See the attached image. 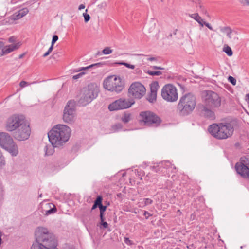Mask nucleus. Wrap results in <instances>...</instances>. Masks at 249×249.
<instances>
[{
	"mask_svg": "<svg viewBox=\"0 0 249 249\" xmlns=\"http://www.w3.org/2000/svg\"><path fill=\"white\" fill-rule=\"evenodd\" d=\"M101 225L103 226V227L104 228H107L108 227V224L107 222L105 221H102L101 222Z\"/></svg>",
	"mask_w": 249,
	"mask_h": 249,
	"instance_id": "obj_50",
	"label": "nucleus"
},
{
	"mask_svg": "<svg viewBox=\"0 0 249 249\" xmlns=\"http://www.w3.org/2000/svg\"><path fill=\"white\" fill-rule=\"evenodd\" d=\"M173 168H174L175 170H176V168L175 166H174V167H173Z\"/></svg>",
	"mask_w": 249,
	"mask_h": 249,
	"instance_id": "obj_63",
	"label": "nucleus"
},
{
	"mask_svg": "<svg viewBox=\"0 0 249 249\" xmlns=\"http://www.w3.org/2000/svg\"><path fill=\"white\" fill-rule=\"evenodd\" d=\"M0 146L12 156H17L18 154V148L13 138L6 132H0Z\"/></svg>",
	"mask_w": 249,
	"mask_h": 249,
	"instance_id": "obj_6",
	"label": "nucleus"
},
{
	"mask_svg": "<svg viewBox=\"0 0 249 249\" xmlns=\"http://www.w3.org/2000/svg\"><path fill=\"white\" fill-rule=\"evenodd\" d=\"M134 103L133 100L121 98L110 104L108 106V109L110 111L124 109L130 107Z\"/></svg>",
	"mask_w": 249,
	"mask_h": 249,
	"instance_id": "obj_15",
	"label": "nucleus"
},
{
	"mask_svg": "<svg viewBox=\"0 0 249 249\" xmlns=\"http://www.w3.org/2000/svg\"><path fill=\"white\" fill-rule=\"evenodd\" d=\"M50 53L47 51V52H46L43 55V57H45L46 56H47L48 55H49Z\"/></svg>",
	"mask_w": 249,
	"mask_h": 249,
	"instance_id": "obj_57",
	"label": "nucleus"
},
{
	"mask_svg": "<svg viewBox=\"0 0 249 249\" xmlns=\"http://www.w3.org/2000/svg\"><path fill=\"white\" fill-rule=\"evenodd\" d=\"M71 132V128L69 126L58 124L48 132L49 141L54 146L60 147L69 140Z\"/></svg>",
	"mask_w": 249,
	"mask_h": 249,
	"instance_id": "obj_2",
	"label": "nucleus"
},
{
	"mask_svg": "<svg viewBox=\"0 0 249 249\" xmlns=\"http://www.w3.org/2000/svg\"><path fill=\"white\" fill-rule=\"evenodd\" d=\"M210 133L214 138L219 139H226L231 137L234 132V127L230 123L213 124L209 127Z\"/></svg>",
	"mask_w": 249,
	"mask_h": 249,
	"instance_id": "obj_3",
	"label": "nucleus"
},
{
	"mask_svg": "<svg viewBox=\"0 0 249 249\" xmlns=\"http://www.w3.org/2000/svg\"><path fill=\"white\" fill-rule=\"evenodd\" d=\"M189 16L197 21L201 27H203V23L204 21L197 13L189 14Z\"/></svg>",
	"mask_w": 249,
	"mask_h": 249,
	"instance_id": "obj_22",
	"label": "nucleus"
},
{
	"mask_svg": "<svg viewBox=\"0 0 249 249\" xmlns=\"http://www.w3.org/2000/svg\"><path fill=\"white\" fill-rule=\"evenodd\" d=\"M102 65V64L101 63H95L93 64H91L89 66H88L87 67H81L80 68L74 70L73 72H80L81 71H86V70H89L90 68H93L94 67H98V66H101Z\"/></svg>",
	"mask_w": 249,
	"mask_h": 249,
	"instance_id": "obj_24",
	"label": "nucleus"
},
{
	"mask_svg": "<svg viewBox=\"0 0 249 249\" xmlns=\"http://www.w3.org/2000/svg\"><path fill=\"white\" fill-rule=\"evenodd\" d=\"M147 73L149 74L150 75L154 76V75H160L161 74V71H147L146 72Z\"/></svg>",
	"mask_w": 249,
	"mask_h": 249,
	"instance_id": "obj_36",
	"label": "nucleus"
},
{
	"mask_svg": "<svg viewBox=\"0 0 249 249\" xmlns=\"http://www.w3.org/2000/svg\"><path fill=\"white\" fill-rule=\"evenodd\" d=\"M36 241L31 249H54L57 246L55 236L44 227H38L35 231Z\"/></svg>",
	"mask_w": 249,
	"mask_h": 249,
	"instance_id": "obj_1",
	"label": "nucleus"
},
{
	"mask_svg": "<svg viewBox=\"0 0 249 249\" xmlns=\"http://www.w3.org/2000/svg\"><path fill=\"white\" fill-rule=\"evenodd\" d=\"M123 128V125L120 123H117L112 126V130L113 132H118Z\"/></svg>",
	"mask_w": 249,
	"mask_h": 249,
	"instance_id": "obj_28",
	"label": "nucleus"
},
{
	"mask_svg": "<svg viewBox=\"0 0 249 249\" xmlns=\"http://www.w3.org/2000/svg\"><path fill=\"white\" fill-rule=\"evenodd\" d=\"M203 113L205 117L210 119L213 120L215 118L214 113L211 110L206 107H204L203 109Z\"/></svg>",
	"mask_w": 249,
	"mask_h": 249,
	"instance_id": "obj_20",
	"label": "nucleus"
},
{
	"mask_svg": "<svg viewBox=\"0 0 249 249\" xmlns=\"http://www.w3.org/2000/svg\"><path fill=\"white\" fill-rule=\"evenodd\" d=\"M5 165V160L4 157L0 159V167L2 168Z\"/></svg>",
	"mask_w": 249,
	"mask_h": 249,
	"instance_id": "obj_44",
	"label": "nucleus"
},
{
	"mask_svg": "<svg viewBox=\"0 0 249 249\" xmlns=\"http://www.w3.org/2000/svg\"><path fill=\"white\" fill-rule=\"evenodd\" d=\"M102 53L104 54H109L112 53V50L110 47H107L103 49Z\"/></svg>",
	"mask_w": 249,
	"mask_h": 249,
	"instance_id": "obj_37",
	"label": "nucleus"
},
{
	"mask_svg": "<svg viewBox=\"0 0 249 249\" xmlns=\"http://www.w3.org/2000/svg\"><path fill=\"white\" fill-rule=\"evenodd\" d=\"M76 117L75 106L74 101H69L65 106L63 115V121L68 124L74 122Z\"/></svg>",
	"mask_w": 249,
	"mask_h": 249,
	"instance_id": "obj_11",
	"label": "nucleus"
},
{
	"mask_svg": "<svg viewBox=\"0 0 249 249\" xmlns=\"http://www.w3.org/2000/svg\"><path fill=\"white\" fill-rule=\"evenodd\" d=\"M97 207V206L96 204H95V203H94V204L93 205V206L92 207L91 210H93Z\"/></svg>",
	"mask_w": 249,
	"mask_h": 249,
	"instance_id": "obj_60",
	"label": "nucleus"
},
{
	"mask_svg": "<svg viewBox=\"0 0 249 249\" xmlns=\"http://www.w3.org/2000/svg\"><path fill=\"white\" fill-rule=\"evenodd\" d=\"M26 122L25 117L22 114H14L9 116L5 123V127L8 132H14Z\"/></svg>",
	"mask_w": 249,
	"mask_h": 249,
	"instance_id": "obj_9",
	"label": "nucleus"
},
{
	"mask_svg": "<svg viewBox=\"0 0 249 249\" xmlns=\"http://www.w3.org/2000/svg\"><path fill=\"white\" fill-rule=\"evenodd\" d=\"M150 92L155 93H157V90L160 86L157 81H154L150 84Z\"/></svg>",
	"mask_w": 249,
	"mask_h": 249,
	"instance_id": "obj_25",
	"label": "nucleus"
},
{
	"mask_svg": "<svg viewBox=\"0 0 249 249\" xmlns=\"http://www.w3.org/2000/svg\"><path fill=\"white\" fill-rule=\"evenodd\" d=\"M2 157H4V156H3L1 152L0 151V159Z\"/></svg>",
	"mask_w": 249,
	"mask_h": 249,
	"instance_id": "obj_61",
	"label": "nucleus"
},
{
	"mask_svg": "<svg viewBox=\"0 0 249 249\" xmlns=\"http://www.w3.org/2000/svg\"><path fill=\"white\" fill-rule=\"evenodd\" d=\"M15 40V38L14 36H11L9 38L8 41L9 42L12 43V42H14Z\"/></svg>",
	"mask_w": 249,
	"mask_h": 249,
	"instance_id": "obj_51",
	"label": "nucleus"
},
{
	"mask_svg": "<svg viewBox=\"0 0 249 249\" xmlns=\"http://www.w3.org/2000/svg\"><path fill=\"white\" fill-rule=\"evenodd\" d=\"M223 51L229 56H231L233 54L231 49L228 46L223 48Z\"/></svg>",
	"mask_w": 249,
	"mask_h": 249,
	"instance_id": "obj_30",
	"label": "nucleus"
},
{
	"mask_svg": "<svg viewBox=\"0 0 249 249\" xmlns=\"http://www.w3.org/2000/svg\"><path fill=\"white\" fill-rule=\"evenodd\" d=\"M117 64L119 65H124L126 67H127L128 68L131 69H134L135 67V65H131V64H128L127 63H125L124 62H118V63H117Z\"/></svg>",
	"mask_w": 249,
	"mask_h": 249,
	"instance_id": "obj_32",
	"label": "nucleus"
},
{
	"mask_svg": "<svg viewBox=\"0 0 249 249\" xmlns=\"http://www.w3.org/2000/svg\"><path fill=\"white\" fill-rule=\"evenodd\" d=\"M139 121L149 127H157L161 123V119L155 113L150 111L141 112L139 115Z\"/></svg>",
	"mask_w": 249,
	"mask_h": 249,
	"instance_id": "obj_8",
	"label": "nucleus"
},
{
	"mask_svg": "<svg viewBox=\"0 0 249 249\" xmlns=\"http://www.w3.org/2000/svg\"><path fill=\"white\" fill-rule=\"evenodd\" d=\"M49 206L50 208L49 210H43V213L45 215L47 216L54 213L57 211L56 208L52 204H49Z\"/></svg>",
	"mask_w": 249,
	"mask_h": 249,
	"instance_id": "obj_23",
	"label": "nucleus"
},
{
	"mask_svg": "<svg viewBox=\"0 0 249 249\" xmlns=\"http://www.w3.org/2000/svg\"><path fill=\"white\" fill-rule=\"evenodd\" d=\"M152 170L155 172H159L161 169V164L160 162L159 163L156 164V165H154L152 167Z\"/></svg>",
	"mask_w": 249,
	"mask_h": 249,
	"instance_id": "obj_33",
	"label": "nucleus"
},
{
	"mask_svg": "<svg viewBox=\"0 0 249 249\" xmlns=\"http://www.w3.org/2000/svg\"><path fill=\"white\" fill-rule=\"evenodd\" d=\"M196 103V98L193 94H185L179 100L177 105V111L180 116H187L194 110Z\"/></svg>",
	"mask_w": 249,
	"mask_h": 249,
	"instance_id": "obj_4",
	"label": "nucleus"
},
{
	"mask_svg": "<svg viewBox=\"0 0 249 249\" xmlns=\"http://www.w3.org/2000/svg\"><path fill=\"white\" fill-rule=\"evenodd\" d=\"M235 169L243 178L249 179V157H243L236 163Z\"/></svg>",
	"mask_w": 249,
	"mask_h": 249,
	"instance_id": "obj_13",
	"label": "nucleus"
},
{
	"mask_svg": "<svg viewBox=\"0 0 249 249\" xmlns=\"http://www.w3.org/2000/svg\"><path fill=\"white\" fill-rule=\"evenodd\" d=\"M58 36L57 35H54L53 36L52 43V45H54V44L58 40Z\"/></svg>",
	"mask_w": 249,
	"mask_h": 249,
	"instance_id": "obj_46",
	"label": "nucleus"
},
{
	"mask_svg": "<svg viewBox=\"0 0 249 249\" xmlns=\"http://www.w3.org/2000/svg\"><path fill=\"white\" fill-rule=\"evenodd\" d=\"M83 16L84 17V20L85 22H87L90 20V17L89 14L84 13L83 14Z\"/></svg>",
	"mask_w": 249,
	"mask_h": 249,
	"instance_id": "obj_43",
	"label": "nucleus"
},
{
	"mask_svg": "<svg viewBox=\"0 0 249 249\" xmlns=\"http://www.w3.org/2000/svg\"><path fill=\"white\" fill-rule=\"evenodd\" d=\"M124 242L127 245H132L133 244V242L132 240H130L127 237L124 238Z\"/></svg>",
	"mask_w": 249,
	"mask_h": 249,
	"instance_id": "obj_42",
	"label": "nucleus"
},
{
	"mask_svg": "<svg viewBox=\"0 0 249 249\" xmlns=\"http://www.w3.org/2000/svg\"><path fill=\"white\" fill-rule=\"evenodd\" d=\"M144 206L151 204L153 203V200L148 198H144Z\"/></svg>",
	"mask_w": 249,
	"mask_h": 249,
	"instance_id": "obj_41",
	"label": "nucleus"
},
{
	"mask_svg": "<svg viewBox=\"0 0 249 249\" xmlns=\"http://www.w3.org/2000/svg\"><path fill=\"white\" fill-rule=\"evenodd\" d=\"M99 92V87L96 84H89L82 89L79 104L82 106L87 105L97 97Z\"/></svg>",
	"mask_w": 249,
	"mask_h": 249,
	"instance_id": "obj_5",
	"label": "nucleus"
},
{
	"mask_svg": "<svg viewBox=\"0 0 249 249\" xmlns=\"http://www.w3.org/2000/svg\"><path fill=\"white\" fill-rule=\"evenodd\" d=\"M18 12L22 18L28 13L29 10L27 8H24L19 10Z\"/></svg>",
	"mask_w": 249,
	"mask_h": 249,
	"instance_id": "obj_34",
	"label": "nucleus"
},
{
	"mask_svg": "<svg viewBox=\"0 0 249 249\" xmlns=\"http://www.w3.org/2000/svg\"><path fill=\"white\" fill-rule=\"evenodd\" d=\"M99 209H100V213H104V212L106 211V209H107V206H103V205H102L101 206H100L99 207Z\"/></svg>",
	"mask_w": 249,
	"mask_h": 249,
	"instance_id": "obj_45",
	"label": "nucleus"
},
{
	"mask_svg": "<svg viewBox=\"0 0 249 249\" xmlns=\"http://www.w3.org/2000/svg\"><path fill=\"white\" fill-rule=\"evenodd\" d=\"M146 92L144 86L139 82L132 83L129 89L128 93L136 99H141Z\"/></svg>",
	"mask_w": 249,
	"mask_h": 249,
	"instance_id": "obj_16",
	"label": "nucleus"
},
{
	"mask_svg": "<svg viewBox=\"0 0 249 249\" xmlns=\"http://www.w3.org/2000/svg\"><path fill=\"white\" fill-rule=\"evenodd\" d=\"M36 81H34L32 83H28L25 81H21L19 83V86L21 88H24L27 86L30 85L31 84H36Z\"/></svg>",
	"mask_w": 249,
	"mask_h": 249,
	"instance_id": "obj_31",
	"label": "nucleus"
},
{
	"mask_svg": "<svg viewBox=\"0 0 249 249\" xmlns=\"http://www.w3.org/2000/svg\"><path fill=\"white\" fill-rule=\"evenodd\" d=\"M4 43L0 41V49L4 46Z\"/></svg>",
	"mask_w": 249,
	"mask_h": 249,
	"instance_id": "obj_59",
	"label": "nucleus"
},
{
	"mask_svg": "<svg viewBox=\"0 0 249 249\" xmlns=\"http://www.w3.org/2000/svg\"><path fill=\"white\" fill-rule=\"evenodd\" d=\"M103 86L109 91L118 93L124 88V83L120 77L112 75L107 77L104 80Z\"/></svg>",
	"mask_w": 249,
	"mask_h": 249,
	"instance_id": "obj_7",
	"label": "nucleus"
},
{
	"mask_svg": "<svg viewBox=\"0 0 249 249\" xmlns=\"http://www.w3.org/2000/svg\"><path fill=\"white\" fill-rule=\"evenodd\" d=\"M131 119V114L129 112H125L121 118V120L124 123H127Z\"/></svg>",
	"mask_w": 249,
	"mask_h": 249,
	"instance_id": "obj_26",
	"label": "nucleus"
},
{
	"mask_svg": "<svg viewBox=\"0 0 249 249\" xmlns=\"http://www.w3.org/2000/svg\"><path fill=\"white\" fill-rule=\"evenodd\" d=\"M190 2H192L195 5H196V7H198V9L197 11H199L202 14L208 16V13L203 6V4L201 3L200 0H189Z\"/></svg>",
	"mask_w": 249,
	"mask_h": 249,
	"instance_id": "obj_19",
	"label": "nucleus"
},
{
	"mask_svg": "<svg viewBox=\"0 0 249 249\" xmlns=\"http://www.w3.org/2000/svg\"><path fill=\"white\" fill-rule=\"evenodd\" d=\"M19 43H17L8 46H6L2 48L1 55L9 53L12 52V51L19 48Z\"/></svg>",
	"mask_w": 249,
	"mask_h": 249,
	"instance_id": "obj_18",
	"label": "nucleus"
},
{
	"mask_svg": "<svg viewBox=\"0 0 249 249\" xmlns=\"http://www.w3.org/2000/svg\"><path fill=\"white\" fill-rule=\"evenodd\" d=\"M228 80L230 82H231L232 85H235L236 83V79L232 76H229L228 77Z\"/></svg>",
	"mask_w": 249,
	"mask_h": 249,
	"instance_id": "obj_40",
	"label": "nucleus"
},
{
	"mask_svg": "<svg viewBox=\"0 0 249 249\" xmlns=\"http://www.w3.org/2000/svg\"><path fill=\"white\" fill-rule=\"evenodd\" d=\"M85 5H84V4H80V5H79V7H78V10H82V9H84V8H85Z\"/></svg>",
	"mask_w": 249,
	"mask_h": 249,
	"instance_id": "obj_52",
	"label": "nucleus"
},
{
	"mask_svg": "<svg viewBox=\"0 0 249 249\" xmlns=\"http://www.w3.org/2000/svg\"><path fill=\"white\" fill-rule=\"evenodd\" d=\"M153 68L156 70H164L163 68H162L161 67H158V66H153Z\"/></svg>",
	"mask_w": 249,
	"mask_h": 249,
	"instance_id": "obj_54",
	"label": "nucleus"
},
{
	"mask_svg": "<svg viewBox=\"0 0 249 249\" xmlns=\"http://www.w3.org/2000/svg\"><path fill=\"white\" fill-rule=\"evenodd\" d=\"M100 217L101 222L104 221V213H102V214H101V213H100Z\"/></svg>",
	"mask_w": 249,
	"mask_h": 249,
	"instance_id": "obj_55",
	"label": "nucleus"
},
{
	"mask_svg": "<svg viewBox=\"0 0 249 249\" xmlns=\"http://www.w3.org/2000/svg\"><path fill=\"white\" fill-rule=\"evenodd\" d=\"M54 147L53 145H47L44 147V150L45 152V156H51L52 155L54 152Z\"/></svg>",
	"mask_w": 249,
	"mask_h": 249,
	"instance_id": "obj_21",
	"label": "nucleus"
},
{
	"mask_svg": "<svg viewBox=\"0 0 249 249\" xmlns=\"http://www.w3.org/2000/svg\"><path fill=\"white\" fill-rule=\"evenodd\" d=\"M143 215L145 216L146 219H148L149 216H152V214L148 212L144 211L143 213Z\"/></svg>",
	"mask_w": 249,
	"mask_h": 249,
	"instance_id": "obj_49",
	"label": "nucleus"
},
{
	"mask_svg": "<svg viewBox=\"0 0 249 249\" xmlns=\"http://www.w3.org/2000/svg\"><path fill=\"white\" fill-rule=\"evenodd\" d=\"M160 163L161 164V168H169L173 166L169 161H163Z\"/></svg>",
	"mask_w": 249,
	"mask_h": 249,
	"instance_id": "obj_29",
	"label": "nucleus"
},
{
	"mask_svg": "<svg viewBox=\"0 0 249 249\" xmlns=\"http://www.w3.org/2000/svg\"><path fill=\"white\" fill-rule=\"evenodd\" d=\"M161 96L167 102H173L178 99V94L176 88L172 84H166L161 89Z\"/></svg>",
	"mask_w": 249,
	"mask_h": 249,
	"instance_id": "obj_10",
	"label": "nucleus"
},
{
	"mask_svg": "<svg viewBox=\"0 0 249 249\" xmlns=\"http://www.w3.org/2000/svg\"><path fill=\"white\" fill-rule=\"evenodd\" d=\"M204 25H205L207 27H208L211 30H213V27H212V26L209 23H207V22H206L204 21L203 23V26Z\"/></svg>",
	"mask_w": 249,
	"mask_h": 249,
	"instance_id": "obj_48",
	"label": "nucleus"
},
{
	"mask_svg": "<svg viewBox=\"0 0 249 249\" xmlns=\"http://www.w3.org/2000/svg\"><path fill=\"white\" fill-rule=\"evenodd\" d=\"M31 132L29 124L26 121L13 132V136L18 141H24L29 138Z\"/></svg>",
	"mask_w": 249,
	"mask_h": 249,
	"instance_id": "obj_12",
	"label": "nucleus"
},
{
	"mask_svg": "<svg viewBox=\"0 0 249 249\" xmlns=\"http://www.w3.org/2000/svg\"><path fill=\"white\" fill-rule=\"evenodd\" d=\"M246 97L247 98L246 100H247V101L248 102V103L249 104V94H246Z\"/></svg>",
	"mask_w": 249,
	"mask_h": 249,
	"instance_id": "obj_58",
	"label": "nucleus"
},
{
	"mask_svg": "<svg viewBox=\"0 0 249 249\" xmlns=\"http://www.w3.org/2000/svg\"><path fill=\"white\" fill-rule=\"evenodd\" d=\"M85 74V72H81L76 75H73L72 76V79L73 80H77V79L81 78V77H82Z\"/></svg>",
	"mask_w": 249,
	"mask_h": 249,
	"instance_id": "obj_39",
	"label": "nucleus"
},
{
	"mask_svg": "<svg viewBox=\"0 0 249 249\" xmlns=\"http://www.w3.org/2000/svg\"><path fill=\"white\" fill-rule=\"evenodd\" d=\"M239 2L244 5L249 6V0H239Z\"/></svg>",
	"mask_w": 249,
	"mask_h": 249,
	"instance_id": "obj_47",
	"label": "nucleus"
},
{
	"mask_svg": "<svg viewBox=\"0 0 249 249\" xmlns=\"http://www.w3.org/2000/svg\"><path fill=\"white\" fill-rule=\"evenodd\" d=\"M21 18H22V17L20 15L18 12L15 13L12 16V18L14 20H18Z\"/></svg>",
	"mask_w": 249,
	"mask_h": 249,
	"instance_id": "obj_38",
	"label": "nucleus"
},
{
	"mask_svg": "<svg viewBox=\"0 0 249 249\" xmlns=\"http://www.w3.org/2000/svg\"><path fill=\"white\" fill-rule=\"evenodd\" d=\"M220 30L221 32L226 34L230 39H232V36L235 35L233 37V41H236L238 40L237 32L232 31L230 27L228 26L221 27Z\"/></svg>",
	"mask_w": 249,
	"mask_h": 249,
	"instance_id": "obj_17",
	"label": "nucleus"
},
{
	"mask_svg": "<svg viewBox=\"0 0 249 249\" xmlns=\"http://www.w3.org/2000/svg\"><path fill=\"white\" fill-rule=\"evenodd\" d=\"M102 197L101 196H98L96 199L94 201V203L97 206V207H99L100 206L102 205Z\"/></svg>",
	"mask_w": 249,
	"mask_h": 249,
	"instance_id": "obj_35",
	"label": "nucleus"
},
{
	"mask_svg": "<svg viewBox=\"0 0 249 249\" xmlns=\"http://www.w3.org/2000/svg\"><path fill=\"white\" fill-rule=\"evenodd\" d=\"M157 98V93L151 92L147 96V100L151 103L156 101Z\"/></svg>",
	"mask_w": 249,
	"mask_h": 249,
	"instance_id": "obj_27",
	"label": "nucleus"
},
{
	"mask_svg": "<svg viewBox=\"0 0 249 249\" xmlns=\"http://www.w3.org/2000/svg\"><path fill=\"white\" fill-rule=\"evenodd\" d=\"M206 105L212 109L218 108L221 105V98L216 92L207 91L205 96Z\"/></svg>",
	"mask_w": 249,
	"mask_h": 249,
	"instance_id": "obj_14",
	"label": "nucleus"
},
{
	"mask_svg": "<svg viewBox=\"0 0 249 249\" xmlns=\"http://www.w3.org/2000/svg\"><path fill=\"white\" fill-rule=\"evenodd\" d=\"M41 196H42V194H40V195H39V197H41Z\"/></svg>",
	"mask_w": 249,
	"mask_h": 249,
	"instance_id": "obj_64",
	"label": "nucleus"
},
{
	"mask_svg": "<svg viewBox=\"0 0 249 249\" xmlns=\"http://www.w3.org/2000/svg\"><path fill=\"white\" fill-rule=\"evenodd\" d=\"M147 60L150 61H155V60H157V59H156V58L154 57H148L147 58Z\"/></svg>",
	"mask_w": 249,
	"mask_h": 249,
	"instance_id": "obj_53",
	"label": "nucleus"
},
{
	"mask_svg": "<svg viewBox=\"0 0 249 249\" xmlns=\"http://www.w3.org/2000/svg\"><path fill=\"white\" fill-rule=\"evenodd\" d=\"M53 45H52V44H51V46L50 47V48H49L48 51L50 53L53 49Z\"/></svg>",
	"mask_w": 249,
	"mask_h": 249,
	"instance_id": "obj_56",
	"label": "nucleus"
},
{
	"mask_svg": "<svg viewBox=\"0 0 249 249\" xmlns=\"http://www.w3.org/2000/svg\"><path fill=\"white\" fill-rule=\"evenodd\" d=\"M234 36H235V35L232 36V38L231 39L232 42H236L237 41H233V37H234Z\"/></svg>",
	"mask_w": 249,
	"mask_h": 249,
	"instance_id": "obj_62",
	"label": "nucleus"
}]
</instances>
